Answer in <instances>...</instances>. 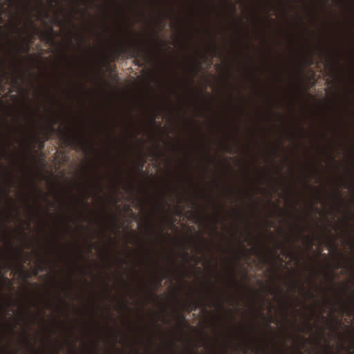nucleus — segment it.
<instances>
[{
	"instance_id": "39448f33",
	"label": "nucleus",
	"mask_w": 354,
	"mask_h": 354,
	"mask_svg": "<svg viewBox=\"0 0 354 354\" xmlns=\"http://www.w3.org/2000/svg\"><path fill=\"white\" fill-rule=\"evenodd\" d=\"M47 120L49 122V127L52 131H55V128L53 127V124H57L59 122V119L57 118L53 117L49 115L47 117Z\"/></svg>"
},
{
	"instance_id": "f8f14e48",
	"label": "nucleus",
	"mask_w": 354,
	"mask_h": 354,
	"mask_svg": "<svg viewBox=\"0 0 354 354\" xmlns=\"http://www.w3.org/2000/svg\"><path fill=\"white\" fill-rule=\"evenodd\" d=\"M88 322L86 321V322H85V336H86V337H87L88 333Z\"/></svg>"
},
{
	"instance_id": "a211bd4d",
	"label": "nucleus",
	"mask_w": 354,
	"mask_h": 354,
	"mask_svg": "<svg viewBox=\"0 0 354 354\" xmlns=\"http://www.w3.org/2000/svg\"><path fill=\"white\" fill-rule=\"evenodd\" d=\"M39 270H37V269L35 268V270L33 272V274L35 276H37L39 274Z\"/></svg>"
},
{
	"instance_id": "473e14b6",
	"label": "nucleus",
	"mask_w": 354,
	"mask_h": 354,
	"mask_svg": "<svg viewBox=\"0 0 354 354\" xmlns=\"http://www.w3.org/2000/svg\"><path fill=\"white\" fill-rule=\"evenodd\" d=\"M62 12H65L64 9L63 8H62Z\"/></svg>"
},
{
	"instance_id": "72a5a7b5",
	"label": "nucleus",
	"mask_w": 354,
	"mask_h": 354,
	"mask_svg": "<svg viewBox=\"0 0 354 354\" xmlns=\"http://www.w3.org/2000/svg\"><path fill=\"white\" fill-rule=\"evenodd\" d=\"M87 240H88V238H87V237H86V238H85L86 243L87 242Z\"/></svg>"
},
{
	"instance_id": "1a4fd4ad",
	"label": "nucleus",
	"mask_w": 354,
	"mask_h": 354,
	"mask_svg": "<svg viewBox=\"0 0 354 354\" xmlns=\"http://www.w3.org/2000/svg\"><path fill=\"white\" fill-rule=\"evenodd\" d=\"M55 23L60 27H62L64 25V22L62 19H60L58 17H56L55 19Z\"/></svg>"
},
{
	"instance_id": "c756f323",
	"label": "nucleus",
	"mask_w": 354,
	"mask_h": 354,
	"mask_svg": "<svg viewBox=\"0 0 354 354\" xmlns=\"http://www.w3.org/2000/svg\"><path fill=\"white\" fill-rule=\"evenodd\" d=\"M39 4L41 6H43V4H42V2L41 1H39Z\"/></svg>"
},
{
	"instance_id": "f257e3e1",
	"label": "nucleus",
	"mask_w": 354,
	"mask_h": 354,
	"mask_svg": "<svg viewBox=\"0 0 354 354\" xmlns=\"http://www.w3.org/2000/svg\"><path fill=\"white\" fill-rule=\"evenodd\" d=\"M59 138L66 147L76 149L81 145L80 137L75 132L68 129H64L60 131Z\"/></svg>"
},
{
	"instance_id": "6ab92c4d",
	"label": "nucleus",
	"mask_w": 354,
	"mask_h": 354,
	"mask_svg": "<svg viewBox=\"0 0 354 354\" xmlns=\"http://www.w3.org/2000/svg\"><path fill=\"white\" fill-rule=\"evenodd\" d=\"M87 122H88V116L86 114V116H85V123H86V125L87 124Z\"/></svg>"
},
{
	"instance_id": "412c9836",
	"label": "nucleus",
	"mask_w": 354,
	"mask_h": 354,
	"mask_svg": "<svg viewBox=\"0 0 354 354\" xmlns=\"http://www.w3.org/2000/svg\"><path fill=\"white\" fill-rule=\"evenodd\" d=\"M6 268L8 269H10L11 268V264L10 263L7 264Z\"/></svg>"
},
{
	"instance_id": "2f4dec72",
	"label": "nucleus",
	"mask_w": 354,
	"mask_h": 354,
	"mask_svg": "<svg viewBox=\"0 0 354 354\" xmlns=\"http://www.w3.org/2000/svg\"><path fill=\"white\" fill-rule=\"evenodd\" d=\"M44 200H45V201H48V199H47V196H44Z\"/></svg>"
},
{
	"instance_id": "b1692460",
	"label": "nucleus",
	"mask_w": 354,
	"mask_h": 354,
	"mask_svg": "<svg viewBox=\"0 0 354 354\" xmlns=\"http://www.w3.org/2000/svg\"><path fill=\"white\" fill-rule=\"evenodd\" d=\"M49 138H50L49 134H47V135H46V140H48L49 139Z\"/></svg>"
},
{
	"instance_id": "0eeeda50",
	"label": "nucleus",
	"mask_w": 354,
	"mask_h": 354,
	"mask_svg": "<svg viewBox=\"0 0 354 354\" xmlns=\"http://www.w3.org/2000/svg\"><path fill=\"white\" fill-rule=\"evenodd\" d=\"M88 51L86 50V52H85V76H86V79L88 77Z\"/></svg>"
},
{
	"instance_id": "5701e85b",
	"label": "nucleus",
	"mask_w": 354,
	"mask_h": 354,
	"mask_svg": "<svg viewBox=\"0 0 354 354\" xmlns=\"http://www.w3.org/2000/svg\"><path fill=\"white\" fill-rule=\"evenodd\" d=\"M85 354H88L87 346L86 345L85 348Z\"/></svg>"
},
{
	"instance_id": "aec40b11",
	"label": "nucleus",
	"mask_w": 354,
	"mask_h": 354,
	"mask_svg": "<svg viewBox=\"0 0 354 354\" xmlns=\"http://www.w3.org/2000/svg\"><path fill=\"white\" fill-rule=\"evenodd\" d=\"M88 310V306H87V304H86V306H85V313H86V314H87Z\"/></svg>"
},
{
	"instance_id": "9d476101",
	"label": "nucleus",
	"mask_w": 354,
	"mask_h": 354,
	"mask_svg": "<svg viewBox=\"0 0 354 354\" xmlns=\"http://www.w3.org/2000/svg\"><path fill=\"white\" fill-rule=\"evenodd\" d=\"M8 73L6 71L4 68H3V73L0 75V83L3 81V80L7 76Z\"/></svg>"
},
{
	"instance_id": "c85d7f7f",
	"label": "nucleus",
	"mask_w": 354,
	"mask_h": 354,
	"mask_svg": "<svg viewBox=\"0 0 354 354\" xmlns=\"http://www.w3.org/2000/svg\"><path fill=\"white\" fill-rule=\"evenodd\" d=\"M32 27H33V28H35V29H36V30H37V32H39V30L38 28H37V27H35V26H32Z\"/></svg>"
},
{
	"instance_id": "6e6552de",
	"label": "nucleus",
	"mask_w": 354,
	"mask_h": 354,
	"mask_svg": "<svg viewBox=\"0 0 354 354\" xmlns=\"http://www.w3.org/2000/svg\"><path fill=\"white\" fill-rule=\"evenodd\" d=\"M3 280L5 284H8L10 287L12 286V281L7 277L3 276Z\"/></svg>"
},
{
	"instance_id": "4468645a",
	"label": "nucleus",
	"mask_w": 354,
	"mask_h": 354,
	"mask_svg": "<svg viewBox=\"0 0 354 354\" xmlns=\"http://www.w3.org/2000/svg\"><path fill=\"white\" fill-rule=\"evenodd\" d=\"M50 35L49 33H43L42 34V39H44L45 38H49Z\"/></svg>"
},
{
	"instance_id": "f03ea898",
	"label": "nucleus",
	"mask_w": 354,
	"mask_h": 354,
	"mask_svg": "<svg viewBox=\"0 0 354 354\" xmlns=\"http://www.w3.org/2000/svg\"><path fill=\"white\" fill-rule=\"evenodd\" d=\"M84 156H85V176H86V180H85V206L86 207L88 205L87 203V197H88V193H87V189H88V181L87 179V175L88 173V165L87 163V161L88 160V137L86 135L85 139H84Z\"/></svg>"
},
{
	"instance_id": "a878e982",
	"label": "nucleus",
	"mask_w": 354,
	"mask_h": 354,
	"mask_svg": "<svg viewBox=\"0 0 354 354\" xmlns=\"http://www.w3.org/2000/svg\"><path fill=\"white\" fill-rule=\"evenodd\" d=\"M32 27H33V28H35V29H36V30H37V32H39V30L38 28H37V27H35V26H32Z\"/></svg>"
},
{
	"instance_id": "2eb2a0df",
	"label": "nucleus",
	"mask_w": 354,
	"mask_h": 354,
	"mask_svg": "<svg viewBox=\"0 0 354 354\" xmlns=\"http://www.w3.org/2000/svg\"><path fill=\"white\" fill-rule=\"evenodd\" d=\"M43 14H44V17L46 19H49V18H50V15H49V14H48V12H43Z\"/></svg>"
},
{
	"instance_id": "c9c22d12",
	"label": "nucleus",
	"mask_w": 354,
	"mask_h": 354,
	"mask_svg": "<svg viewBox=\"0 0 354 354\" xmlns=\"http://www.w3.org/2000/svg\"><path fill=\"white\" fill-rule=\"evenodd\" d=\"M56 1H57V0H53L52 1V2H56Z\"/></svg>"
},
{
	"instance_id": "4be33fe9",
	"label": "nucleus",
	"mask_w": 354,
	"mask_h": 354,
	"mask_svg": "<svg viewBox=\"0 0 354 354\" xmlns=\"http://www.w3.org/2000/svg\"><path fill=\"white\" fill-rule=\"evenodd\" d=\"M85 93H86V102H87V100H87V97H86V95H87V94H88V91L86 90V91H85Z\"/></svg>"
},
{
	"instance_id": "f704fd0d",
	"label": "nucleus",
	"mask_w": 354,
	"mask_h": 354,
	"mask_svg": "<svg viewBox=\"0 0 354 354\" xmlns=\"http://www.w3.org/2000/svg\"><path fill=\"white\" fill-rule=\"evenodd\" d=\"M11 146H12V144H10L8 147H10Z\"/></svg>"
},
{
	"instance_id": "423d86ee",
	"label": "nucleus",
	"mask_w": 354,
	"mask_h": 354,
	"mask_svg": "<svg viewBox=\"0 0 354 354\" xmlns=\"http://www.w3.org/2000/svg\"><path fill=\"white\" fill-rule=\"evenodd\" d=\"M18 49L21 53H28L30 51V45L21 44L18 46Z\"/></svg>"
},
{
	"instance_id": "7c9ffc66",
	"label": "nucleus",
	"mask_w": 354,
	"mask_h": 354,
	"mask_svg": "<svg viewBox=\"0 0 354 354\" xmlns=\"http://www.w3.org/2000/svg\"><path fill=\"white\" fill-rule=\"evenodd\" d=\"M3 64H4V62H3V61H1V62H0V64H1L2 66H3Z\"/></svg>"
},
{
	"instance_id": "f3484780",
	"label": "nucleus",
	"mask_w": 354,
	"mask_h": 354,
	"mask_svg": "<svg viewBox=\"0 0 354 354\" xmlns=\"http://www.w3.org/2000/svg\"><path fill=\"white\" fill-rule=\"evenodd\" d=\"M88 0H85V3H86V5H85V12L86 13L88 12Z\"/></svg>"
},
{
	"instance_id": "dca6fc26",
	"label": "nucleus",
	"mask_w": 354,
	"mask_h": 354,
	"mask_svg": "<svg viewBox=\"0 0 354 354\" xmlns=\"http://www.w3.org/2000/svg\"><path fill=\"white\" fill-rule=\"evenodd\" d=\"M44 148V142H39V149H42Z\"/></svg>"
},
{
	"instance_id": "7ed1b4c3",
	"label": "nucleus",
	"mask_w": 354,
	"mask_h": 354,
	"mask_svg": "<svg viewBox=\"0 0 354 354\" xmlns=\"http://www.w3.org/2000/svg\"><path fill=\"white\" fill-rule=\"evenodd\" d=\"M33 10H34L33 9H32V8L30 9V6H28L25 8V12L26 13V17H27V18H26L27 22L28 23V24L30 26H35V22L33 20L34 15L32 13Z\"/></svg>"
},
{
	"instance_id": "bb28decb",
	"label": "nucleus",
	"mask_w": 354,
	"mask_h": 354,
	"mask_svg": "<svg viewBox=\"0 0 354 354\" xmlns=\"http://www.w3.org/2000/svg\"><path fill=\"white\" fill-rule=\"evenodd\" d=\"M32 27H33V28H35V29H36V30H37V32H39V30L38 28H37V27H35V26H32Z\"/></svg>"
},
{
	"instance_id": "ddd939ff",
	"label": "nucleus",
	"mask_w": 354,
	"mask_h": 354,
	"mask_svg": "<svg viewBox=\"0 0 354 354\" xmlns=\"http://www.w3.org/2000/svg\"><path fill=\"white\" fill-rule=\"evenodd\" d=\"M14 212H15V215L19 218H20L19 210L18 209L15 208L14 209Z\"/></svg>"
},
{
	"instance_id": "cd10ccee",
	"label": "nucleus",
	"mask_w": 354,
	"mask_h": 354,
	"mask_svg": "<svg viewBox=\"0 0 354 354\" xmlns=\"http://www.w3.org/2000/svg\"><path fill=\"white\" fill-rule=\"evenodd\" d=\"M32 27H33V28H35V29H36V30H37V32H39V30L38 28H37V27H35V26H32Z\"/></svg>"
},
{
	"instance_id": "20e7f679",
	"label": "nucleus",
	"mask_w": 354,
	"mask_h": 354,
	"mask_svg": "<svg viewBox=\"0 0 354 354\" xmlns=\"http://www.w3.org/2000/svg\"><path fill=\"white\" fill-rule=\"evenodd\" d=\"M37 270L39 272L46 271L48 269V262L46 261H43L41 262H37L36 266Z\"/></svg>"
},
{
	"instance_id": "9b49d317",
	"label": "nucleus",
	"mask_w": 354,
	"mask_h": 354,
	"mask_svg": "<svg viewBox=\"0 0 354 354\" xmlns=\"http://www.w3.org/2000/svg\"><path fill=\"white\" fill-rule=\"evenodd\" d=\"M20 269L21 270V272L26 275V277L28 278L29 277V274H28V271L24 268V266L23 265H21L20 266Z\"/></svg>"
},
{
	"instance_id": "393cba45",
	"label": "nucleus",
	"mask_w": 354,
	"mask_h": 354,
	"mask_svg": "<svg viewBox=\"0 0 354 354\" xmlns=\"http://www.w3.org/2000/svg\"><path fill=\"white\" fill-rule=\"evenodd\" d=\"M57 297H58V300H59V301H60V302H61V301H62V299H61V297H60L59 295L57 296Z\"/></svg>"
}]
</instances>
